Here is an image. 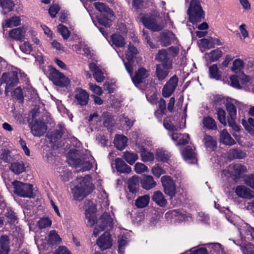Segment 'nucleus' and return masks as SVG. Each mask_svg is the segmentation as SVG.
<instances>
[{
  "label": "nucleus",
  "mask_w": 254,
  "mask_h": 254,
  "mask_svg": "<svg viewBox=\"0 0 254 254\" xmlns=\"http://www.w3.org/2000/svg\"><path fill=\"white\" fill-rule=\"evenodd\" d=\"M91 180V177L89 176L77 179V185L72 190L75 199L81 201L91 193L94 186Z\"/></svg>",
  "instance_id": "nucleus-1"
},
{
  "label": "nucleus",
  "mask_w": 254,
  "mask_h": 254,
  "mask_svg": "<svg viewBox=\"0 0 254 254\" xmlns=\"http://www.w3.org/2000/svg\"><path fill=\"white\" fill-rule=\"evenodd\" d=\"M190 21L192 23L200 22L204 18L205 12L200 4V0H191L187 10Z\"/></svg>",
  "instance_id": "nucleus-2"
},
{
  "label": "nucleus",
  "mask_w": 254,
  "mask_h": 254,
  "mask_svg": "<svg viewBox=\"0 0 254 254\" xmlns=\"http://www.w3.org/2000/svg\"><path fill=\"white\" fill-rule=\"evenodd\" d=\"M125 66L127 72L129 74L134 85L137 87L143 83L149 75V70L144 67H140L135 71L133 75V67L131 63H125Z\"/></svg>",
  "instance_id": "nucleus-3"
},
{
  "label": "nucleus",
  "mask_w": 254,
  "mask_h": 254,
  "mask_svg": "<svg viewBox=\"0 0 254 254\" xmlns=\"http://www.w3.org/2000/svg\"><path fill=\"white\" fill-rule=\"evenodd\" d=\"M13 186V192L17 195L23 197H32L33 186L29 184H24L18 181L11 182Z\"/></svg>",
  "instance_id": "nucleus-4"
},
{
  "label": "nucleus",
  "mask_w": 254,
  "mask_h": 254,
  "mask_svg": "<svg viewBox=\"0 0 254 254\" xmlns=\"http://www.w3.org/2000/svg\"><path fill=\"white\" fill-rule=\"evenodd\" d=\"M112 219L108 213H103L100 219L97 222V225L95 228L93 234L95 236H98L99 233L107 229L109 230L112 226Z\"/></svg>",
  "instance_id": "nucleus-5"
},
{
  "label": "nucleus",
  "mask_w": 254,
  "mask_h": 254,
  "mask_svg": "<svg viewBox=\"0 0 254 254\" xmlns=\"http://www.w3.org/2000/svg\"><path fill=\"white\" fill-rule=\"evenodd\" d=\"M241 242H254V228L249 224L242 223L238 228Z\"/></svg>",
  "instance_id": "nucleus-6"
},
{
  "label": "nucleus",
  "mask_w": 254,
  "mask_h": 254,
  "mask_svg": "<svg viewBox=\"0 0 254 254\" xmlns=\"http://www.w3.org/2000/svg\"><path fill=\"white\" fill-rule=\"evenodd\" d=\"M49 78L55 85L61 87L66 86L69 82L68 78L54 68L51 69Z\"/></svg>",
  "instance_id": "nucleus-7"
},
{
  "label": "nucleus",
  "mask_w": 254,
  "mask_h": 254,
  "mask_svg": "<svg viewBox=\"0 0 254 254\" xmlns=\"http://www.w3.org/2000/svg\"><path fill=\"white\" fill-rule=\"evenodd\" d=\"M161 181L165 193L173 198L176 192V186L175 181L169 176H163L161 178Z\"/></svg>",
  "instance_id": "nucleus-8"
},
{
  "label": "nucleus",
  "mask_w": 254,
  "mask_h": 254,
  "mask_svg": "<svg viewBox=\"0 0 254 254\" xmlns=\"http://www.w3.org/2000/svg\"><path fill=\"white\" fill-rule=\"evenodd\" d=\"M144 26L153 31H159L164 27V24L154 16H144L141 18Z\"/></svg>",
  "instance_id": "nucleus-9"
},
{
  "label": "nucleus",
  "mask_w": 254,
  "mask_h": 254,
  "mask_svg": "<svg viewBox=\"0 0 254 254\" xmlns=\"http://www.w3.org/2000/svg\"><path fill=\"white\" fill-rule=\"evenodd\" d=\"M30 127L32 134L35 136L43 135L47 130L46 124L42 120H33L30 123Z\"/></svg>",
  "instance_id": "nucleus-10"
},
{
  "label": "nucleus",
  "mask_w": 254,
  "mask_h": 254,
  "mask_svg": "<svg viewBox=\"0 0 254 254\" xmlns=\"http://www.w3.org/2000/svg\"><path fill=\"white\" fill-rule=\"evenodd\" d=\"M1 82L6 83L5 93L7 94L11 88L18 82V78L14 72H4L1 77Z\"/></svg>",
  "instance_id": "nucleus-11"
},
{
  "label": "nucleus",
  "mask_w": 254,
  "mask_h": 254,
  "mask_svg": "<svg viewBox=\"0 0 254 254\" xmlns=\"http://www.w3.org/2000/svg\"><path fill=\"white\" fill-rule=\"evenodd\" d=\"M176 75L172 77L165 84L162 89V95L165 98L170 97L175 91L178 83Z\"/></svg>",
  "instance_id": "nucleus-12"
},
{
  "label": "nucleus",
  "mask_w": 254,
  "mask_h": 254,
  "mask_svg": "<svg viewBox=\"0 0 254 254\" xmlns=\"http://www.w3.org/2000/svg\"><path fill=\"white\" fill-rule=\"evenodd\" d=\"M74 98L79 105L86 106L88 103L89 94L85 90L76 88L74 91Z\"/></svg>",
  "instance_id": "nucleus-13"
},
{
  "label": "nucleus",
  "mask_w": 254,
  "mask_h": 254,
  "mask_svg": "<svg viewBox=\"0 0 254 254\" xmlns=\"http://www.w3.org/2000/svg\"><path fill=\"white\" fill-rule=\"evenodd\" d=\"M70 165H73L78 170L84 172L90 170L92 167V164L88 161H83L80 159L72 158L68 161Z\"/></svg>",
  "instance_id": "nucleus-14"
},
{
  "label": "nucleus",
  "mask_w": 254,
  "mask_h": 254,
  "mask_svg": "<svg viewBox=\"0 0 254 254\" xmlns=\"http://www.w3.org/2000/svg\"><path fill=\"white\" fill-rule=\"evenodd\" d=\"M96 244L101 250L110 248L112 245V239L110 233L106 231L97 240Z\"/></svg>",
  "instance_id": "nucleus-15"
},
{
  "label": "nucleus",
  "mask_w": 254,
  "mask_h": 254,
  "mask_svg": "<svg viewBox=\"0 0 254 254\" xmlns=\"http://www.w3.org/2000/svg\"><path fill=\"white\" fill-rule=\"evenodd\" d=\"M155 60L160 62L161 63L160 64L164 65L169 68H172V62L169 58L166 50H160L155 57Z\"/></svg>",
  "instance_id": "nucleus-16"
},
{
  "label": "nucleus",
  "mask_w": 254,
  "mask_h": 254,
  "mask_svg": "<svg viewBox=\"0 0 254 254\" xmlns=\"http://www.w3.org/2000/svg\"><path fill=\"white\" fill-rule=\"evenodd\" d=\"M84 203L85 206L86 205L89 206L88 208L87 207L85 208V216L88 219V225L92 226L95 224L96 221L93 214L95 211V207L93 202L89 200H86Z\"/></svg>",
  "instance_id": "nucleus-17"
},
{
  "label": "nucleus",
  "mask_w": 254,
  "mask_h": 254,
  "mask_svg": "<svg viewBox=\"0 0 254 254\" xmlns=\"http://www.w3.org/2000/svg\"><path fill=\"white\" fill-rule=\"evenodd\" d=\"M184 159L189 163L197 162L196 155L190 146H187L181 151Z\"/></svg>",
  "instance_id": "nucleus-18"
},
{
  "label": "nucleus",
  "mask_w": 254,
  "mask_h": 254,
  "mask_svg": "<svg viewBox=\"0 0 254 254\" xmlns=\"http://www.w3.org/2000/svg\"><path fill=\"white\" fill-rule=\"evenodd\" d=\"M170 136L173 141H177L176 144L177 146L185 145L189 143L190 140L189 135L187 133L181 134L173 132Z\"/></svg>",
  "instance_id": "nucleus-19"
},
{
  "label": "nucleus",
  "mask_w": 254,
  "mask_h": 254,
  "mask_svg": "<svg viewBox=\"0 0 254 254\" xmlns=\"http://www.w3.org/2000/svg\"><path fill=\"white\" fill-rule=\"evenodd\" d=\"M235 192L237 195L243 198H254V191L244 186H238L236 189Z\"/></svg>",
  "instance_id": "nucleus-20"
},
{
  "label": "nucleus",
  "mask_w": 254,
  "mask_h": 254,
  "mask_svg": "<svg viewBox=\"0 0 254 254\" xmlns=\"http://www.w3.org/2000/svg\"><path fill=\"white\" fill-rule=\"evenodd\" d=\"M90 70L93 72V76L98 82H103L105 79L103 72L100 67L94 63L89 64Z\"/></svg>",
  "instance_id": "nucleus-21"
},
{
  "label": "nucleus",
  "mask_w": 254,
  "mask_h": 254,
  "mask_svg": "<svg viewBox=\"0 0 254 254\" xmlns=\"http://www.w3.org/2000/svg\"><path fill=\"white\" fill-rule=\"evenodd\" d=\"M172 68H169L164 65L156 64L155 69V75L158 80L162 81L168 75L169 70Z\"/></svg>",
  "instance_id": "nucleus-22"
},
{
  "label": "nucleus",
  "mask_w": 254,
  "mask_h": 254,
  "mask_svg": "<svg viewBox=\"0 0 254 254\" xmlns=\"http://www.w3.org/2000/svg\"><path fill=\"white\" fill-rule=\"evenodd\" d=\"M219 141L223 144L229 146L233 145L236 143L226 129H223L220 131Z\"/></svg>",
  "instance_id": "nucleus-23"
},
{
  "label": "nucleus",
  "mask_w": 254,
  "mask_h": 254,
  "mask_svg": "<svg viewBox=\"0 0 254 254\" xmlns=\"http://www.w3.org/2000/svg\"><path fill=\"white\" fill-rule=\"evenodd\" d=\"M142 188L146 190L153 189L156 186V183L152 176L145 175L140 181Z\"/></svg>",
  "instance_id": "nucleus-24"
},
{
  "label": "nucleus",
  "mask_w": 254,
  "mask_h": 254,
  "mask_svg": "<svg viewBox=\"0 0 254 254\" xmlns=\"http://www.w3.org/2000/svg\"><path fill=\"white\" fill-rule=\"evenodd\" d=\"M25 33V31L24 28H16L9 31V36L16 41H22L24 38Z\"/></svg>",
  "instance_id": "nucleus-25"
},
{
  "label": "nucleus",
  "mask_w": 254,
  "mask_h": 254,
  "mask_svg": "<svg viewBox=\"0 0 254 254\" xmlns=\"http://www.w3.org/2000/svg\"><path fill=\"white\" fill-rule=\"evenodd\" d=\"M9 169L14 174L19 175L25 171L26 167L23 161H17L11 164Z\"/></svg>",
  "instance_id": "nucleus-26"
},
{
  "label": "nucleus",
  "mask_w": 254,
  "mask_h": 254,
  "mask_svg": "<svg viewBox=\"0 0 254 254\" xmlns=\"http://www.w3.org/2000/svg\"><path fill=\"white\" fill-rule=\"evenodd\" d=\"M115 164L118 172L127 174L131 172V167L128 166L121 158H116L115 159Z\"/></svg>",
  "instance_id": "nucleus-27"
},
{
  "label": "nucleus",
  "mask_w": 254,
  "mask_h": 254,
  "mask_svg": "<svg viewBox=\"0 0 254 254\" xmlns=\"http://www.w3.org/2000/svg\"><path fill=\"white\" fill-rule=\"evenodd\" d=\"M152 200L160 207H165L167 204V200L163 193L159 190L154 192L152 196Z\"/></svg>",
  "instance_id": "nucleus-28"
},
{
  "label": "nucleus",
  "mask_w": 254,
  "mask_h": 254,
  "mask_svg": "<svg viewBox=\"0 0 254 254\" xmlns=\"http://www.w3.org/2000/svg\"><path fill=\"white\" fill-rule=\"evenodd\" d=\"M127 138L124 135H117L114 139V144L116 148L120 150H123L127 145Z\"/></svg>",
  "instance_id": "nucleus-29"
},
{
  "label": "nucleus",
  "mask_w": 254,
  "mask_h": 254,
  "mask_svg": "<svg viewBox=\"0 0 254 254\" xmlns=\"http://www.w3.org/2000/svg\"><path fill=\"white\" fill-rule=\"evenodd\" d=\"M228 157L231 160L243 159L246 157V153L240 149L232 148L228 151Z\"/></svg>",
  "instance_id": "nucleus-30"
},
{
  "label": "nucleus",
  "mask_w": 254,
  "mask_h": 254,
  "mask_svg": "<svg viewBox=\"0 0 254 254\" xmlns=\"http://www.w3.org/2000/svg\"><path fill=\"white\" fill-rule=\"evenodd\" d=\"M202 122L203 127L208 130H215L218 129L215 120L209 116L204 117Z\"/></svg>",
  "instance_id": "nucleus-31"
},
{
  "label": "nucleus",
  "mask_w": 254,
  "mask_h": 254,
  "mask_svg": "<svg viewBox=\"0 0 254 254\" xmlns=\"http://www.w3.org/2000/svg\"><path fill=\"white\" fill-rule=\"evenodd\" d=\"M202 142L205 147L210 150H214L217 146V142L216 140L210 135L205 134Z\"/></svg>",
  "instance_id": "nucleus-32"
},
{
  "label": "nucleus",
  "mask_w": 254,
  "mask_h": 254,
  "mask_svg": "<svg viewBox=\"0 0 254 254\" xmlns=\"http://www.w3.org/2000/svg\"><path fill=\"white\" fill-rule=\"evenodd\" d=\"M112 45L116 47L122 48L126 45L125 38L122 35L118 34H114L111 36Z\"/></svg>",
  "instance_id": "nucleus-33"
},
{
  "label": "nucleus",
  "mask_w": 254,
  "mask_h": 254,
  "mask_svg": "<svg viewBox=\"0 0 254 254\" xmlns=\"http://www.w3.org/2000/svg\"><path fill=\"white\" fill-rule=\"evenodd\" d=\"M0 6L3 8L1 13L5 15L7 12L13 10L14 3L11 0H0Z\"/></svg>",
  "instance_id": "nucleus-34"
},
{
  "label": "nucleus",
  "mask_w": 254,
  "mask_h": 254,
  "mask_svg": "<svg viewBox=\"0 0 254 254\" xmlns=\"http://www.w3.org/2000/svg\"><path fill=\"white\" fill-rule=\"evenodd\" d=\"M138 177L134 176L128 181V189L132 193L137 192L139 186Z\"/></svg>",
  "instance_id": "nucleus-35"
},
{
  "label": "nucleus",
  "mask_w": 254,
  "mask_h": 254,
  "mask_svg": "<svg viewBox=\"0 0 254 254\" xmlns=\"http://www.w3.org/2000/svg\"><path fill=\"white\" fill-rule=\"evenodd\" d=\"M149 201V195L145 194L138 197L135 201V205L137 208H143L148 205Z\"/></svg>",
  "instance_id": "nucleus-36"
},
{
  "label": "nucleus",
  "mask_w": 254,
  "mask_h": 254,
  "mask_svg": "<svg viewBox=\"0 0 254 254\" xmlns=\"http://www.w3.org/2000/svg\"><path fill=\"white\" fill-rule=\"evenodd\" d=\"M243 254H254V245L248 242H242L238 244Z\"/></svg>",
  "instance_id": "nucleus-37"
},
{
  "label": "nucleus",
  "mask_w": 254,
  "mask_h": 254,
  "mask_svg": "<svg viewBox=\"0 0 254 254\" xmlns=\"http://www.w3.org/2000/svg\"><path fill=\"white\" fill-rule=\"evenodd\" d=\"M171 157V154L163 149H158L156 152V158L159 161L166 162Z\"/></svg>",
  "instance_id": "nucleus-38"
},
{
  "label": "nucleus",
  "mask_w": 254,
  "mask_h": 254,
  "mask_svg": "<svg viewBox=\"0 0 254 254\" xmlns=\"http://www.w3.org/2000/svg\"><path fill=\"white\" fill-rule=\"evenodd\" d=\"M209 77L216 80L221 78V72L219 70L217 64H213L209 67Z\"/></svg>",
  "instance_id": "nucleus-39"
},
{
  "label": "nucleus",
  "mask_w": 254,
  "mask_h": 254,
  "mask_svg": "<svg viewBox=\"0 0 254 254\" xmlns=\"http://www.w3.org/2000/svg\"><path fill=\"white\" fill-rule=\"evenodd\" d=\"M94 5L96 9L101 13L105 12L110 16H113V12L111 9L103 3L100 2H95L94 3Z\"/></svg>",
  "instance_id": "nucleus-40"
},
{
  "label": "nucleus",
  "mask_w": 254,
  "mask_h": 254,
  "mask_svg": "<svg viewBox=\"0 0 254 254\" xmlns=\"http://www.w3.org/2000/svg\"><path fill=\"white\" fill-rule=\"evenodd\" d=\"M123 158L130 165H132L138 159V155L136 153L130 151H126L123 155Z\"/></svg>",
  "instance_id": "nucleus-41"
},
{
  "label": "nucleus",
  "mask_w": 254,
  "mask_h": 254,
  "mask_svg": "<svg viewBox=\"0 0 254 254\" xmlns=\"http://www.w3.org/2000/svg\"><path fill=\"white\" fill-rule=\"evenodd\" d=\"M175 35L172 32L162 33L161 35V42L164 46H168L171 44L172 40Z\"/></svg>",
  "instance_id": "nucleus-42"
},
{
  "label": "nucleus",
  "mask_w": 254,
  "mask_h": 254,
  "mask_svg": "<svg viewBox=\"0 0 254 254\" xmlns=\"http://www.w3.org/2000/svg\"><path fill=\"white\" fill-rule=\"evenodd\" d=\"M137 54V50L136 48L130 43L128 46V49L126 54V59L128 62L125 63H131V61Z\"/></svg>",
  "instance_id": "nucleus-43"
},
{
  "label": "nucleus",
  "mask_w": 254,
  "mask_h": 254,
  "mask_svg": "<svg viewBox=\"0 0 254 254\" xmlns=\"http://www.w3.org/2000/svg\"><path fill=\"white\" fill-rule=\"evenodd\" d=\"M229 167L233 168L234 175L236 177H240L242 174L247 171L246 166L241 164H235L233 165L232 167L230 166Z\"/></svg>",
  "instance_id": "nucleus-44"
},
{
  "label": "nucleus",
  "mask_w": 254,
  "mask_h": 254,
  "mask_svg": "<svg viewBox=\"0 0 254 254\" xmlns=\"http://www.w3.org/2000/svg\"><path fill=\"white\" fill-rule=\"evenodd\" d=\"M140 156L142 161L151 162L154 159V156L153 153L147 151L144 148H142L140 151Z\"/></svg>",
  "instance_id": "nucleus-45"
},
{
  "label": "nucleus",
  "mask_w": 254,
  "mask_h": 254,
  "mask_svg": "<svg viewBox=\"0 0 254 254\" xmlns=\"http://www.w3.org/2000/svg\"><path fill=\"white\" fill-rule=\"evenodd\" d=\"M49 242L52 245H59L62 242V239L55 230H51L49 234Z\"/></svg>",
  "instance_id": "nucleus-46"
},
{
  "label": "nucleus",
  "mask_w": 254,
  "mask_h": 254,
  "mask_svg": "<svg viewBox=\"0 0 254 254\" xmlns=\"http://www.w3.org/2000/svg\"><path fill=\"white\" fill-rule=\"evenodd\" d=\"M21 20L18 16H13L6 20L5 26L7 27H11L12 26H17L20 25Z\"/></svg>",
  "instance_id": "nucleus-47"
},
{
  "label": "nucleus",
  "mask_w": 254,
  "mask_h": 254,
  "mask_svg": "<svg viewBox=\"0 0 254 254\" xmlns=\"http://www.w3.org/2000/svg\"><path fill=\"white\" fill-rule=\"evenodd\" d=\"M226 107L228 113V119L236 118L237 110L235 105L231 103H227Z\"/></svg>",
  "instance_id": "nucleus-48"
},
{
  "label": "nucleus",
  "mask_w": 254,
  "mask_h": 254,
  "mask_svg": "<svg viewBox=\"0 0 254 254\" xmlns=\"http://www.w3.org/2000/svg\"><path fill=\"white\" fill-rule=\"evenodd\" d=\"M244 67V64L242 60L240 59L235 60L233 63L232 70L237 73L242 70Z\"/></svg>",
  "instance_id": "nucleus-49"
},
{
  "label": "nucleus",
  "mask_w": 254,
  "mask_h": 254,
  "mask_svg": "<svg viewBox=\"0 0 254 254\" xmlns=\"http://www.w3.org/2000/svg\"><path fill=\"white\" fill-rule=\"evenodd\" d=\"M58 32L62 35L64 39H67L70 35V32L66 27L63 24H59L58 26Z\"/></svg>",
  "instance_id": "nucleus-50"
},
{
  "label": "nucleus",
  "mask_w": 254,
  "mask_h": 254,
  "mask_svg": "<svg viewBox=\"0 0 254 254\" xmlns=\"http://www.w3.org/2000/svg\"><path fill=\"white\" fill-rule=\"evenodd\" d=\"M151 172L157 178L166 173L165 171L159 164H156L152 168Z\"/></svg>",
  "instance_id": "nucleus-51"
},
{
  "label": "nucleus",
  "mask_w": 254,
  "mask_h": 254,
  "mask_svg": "<svg viewBox=\"0 0 254 254\" xmlns=\"http://www.w3.org/2000/svg\"><path fill=\"white\" fill-rule=\"evenodd\" d=\"M52 221L48 217H43L41 218L37 223L39 228L44 229L51 225Z\"/></svg>",
  "instance_id": "nucleus-52"
},
{
  "label": "nucleus",
  "mask_w": 254,
  "mask_h": 254,
  "mask_svg": "<svg viewBox=\"0 0 254 254\" xmlns=\"http://www.w3.org/2000/svg\"><path fill=\"white\" fill-rule=\"evenodd\" d=\"M208 55L210 61L214 62L222 57V52L221 50L216 49L212 51Z\"/></svg>",
  "instance_id": "nucleus-53"
},
{
  "label": "nucleus",
  "mask_w": 254,
  "mask_h": 254,
  "mask_svg": "<svg viewBox=\"0 0 254 254\" xmlns=\"http://www.w3.org/2000/svg\"><path fill=\"white\" fill-rule=\"evenodd\" d=\"M0 248L10 249V239L8 236L2 235L0 236Z\"/></svg>",
  "instance_id": "nucleus-54"
},
{
  "label": "nucleus",
  "mask_w": 254,
  "mask_h": 254,
  "mask_svg": "<svg viewBox=\"0 0 254 254\" xmlns=\"http://www.w3.org/2000/svg\"><path fill=\"white\" fill-rule=\"evenodd\" d=\"M209 247L211 249V252L213 254H223V249L222 245L219 243H212L209 244Z\"/></svg>",
  "instance_id": "nucleus-55"
},
{
  "label": "nucleus",
  "mask_w": 254,
  "mask_h": 254,
  "mask_svg": "<svg viewBox=\"0 0 254 254\" xmlns=\"http://www.w3.org/2000/svg\"><path fill=\"white\" fill-rule=\"evenodd\" d=\"M200 44L205 48L211 49L214 47L213 38L212 37L201 39L200 40Z\"/></svg>",
  "instance_id": "nucleus-56"
},
{
  "label": "nucleus",
  "mask_w": 254,
  "mask_h": 254,
  "mask_svg": "<svg viewBox=\"0 0 254 254\" xmlns=\"http://www.w3.org/2000/svg\"><path fill=\"white\" fill-rule=\"evenodd\" d=\"M4 215L8 219V221L10 223H14L17 220L15 213L9 208H7L6 212L5 213Z\"/></svg>",
  "instance_id": "nucleus-57"
},
{
  "label": "nucleus",
  "mask_w": 254,
  "mask_h": 254,
  "mask_svg": "<svg viewBox=\"0 0 254 254\" xmlns=\"http://www.w3.org/2000/svg\"><path fill=\"white\" fill-rule=\"evenodd\" d=\"M217 115L218 120L219 122L224 125H226V113L225 111L221 109L218 108L217 110Z\"/></svg>",
  "instance_id": "nucleus-58"
},
{
  "label": "nucleus",
  "mask_w": 254,
  "mask_h": 254,
  "mask_svg": "<svg viewBox=\"0 0 254 254\" xmlns=\"http://www.w3.org/2000/svg\"><path fill=\"white\" fill-rule=\"evenodd\" d=\"M97 21L99 24L102 25L105 27H110L112 23V20L104 16L97 17Z\"/></svg>",
  "instance_id": "nucleus-59"
},
{
  "label": "nucleus",
  "mask_w": 254,
  "mask_h": 254,
  "mask_svg": "<svg viewBox=\"0 0 254 254\" xmlns=\"http://www.w3.org/2000/svg\"><path fill=\"white\" fill-rule=\"evenodd\" d=\"M0 159L2 160L5 162H10L11 160L10 151L8 150H2L0 155Z\"/></svg>",
  "instance_id": "nucleus-60"
},
{
  "label": "nucleus",
  "mask_w": 254,
  "mask_h": 254,
  "mask_svg": "<svg viewBox=\"0 0 254 254\" xmlns=\"http://www.w3.org/2000/svg\"><path fill=\"white\" fill-rule=\"evenodd\" d=\"M20 49L22 52L27 54H30L32 50L31 45L28 42H25L21 44Z\"/></svg>",
  "instance_id": "nucleus-61"
},
{
  "label": "nucleus",
  "mask_w": 254,
  "mask_h": 254,
  "mask_svg": "<svg viewBox=\"0 0 254 254\" xmlns=\"http://www.w3.org/2000/svg\"><path fill=\"white\" fill-rule=\"evenodd\" d=\"M89 88L90 90H91L92 92H93L94 93L97 94L99 96L101 95L103 93V90L102 88L96 84H94L92 83H89Z\"/></svg>",
  "instance_id": "nucleus-62"
},
{
  "label": "nucleus",
  "mask_w": 254,
  "mask_h": 254,
  "mask_svg": "<svg viewBox=\"0 0 254 254\" xmlns=\"http://www.w3.org/2000/svg\"><path fill=\"white\" fill-rule=\"evenodd\" d=\"M147 167L143 163H136L134 166V170L138 174H141L146 172Z\"/></svg>",
  "instance_id": "nucleus-63"
},
{
  "label": "nucleus",
  "mask_w": 254,
  "mask_h": 254,
  "mask_svg": "<svg viewBox=\"0 0 254 254\" xmlns=\"http://www.w3.org/2000/svg\"><path fill=\"white\" fill-rule=\"evenodd\" d=\"M242 124L247 130L250 131L251 129H252V127L254 128V119L250 118L248 119L247 122L243 120Z\"/></svg>",
  "instance_id": "nucleus-64"
}]
</instances>
